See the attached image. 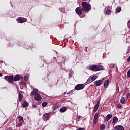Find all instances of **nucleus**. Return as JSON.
Returning <instances> with one entry per match:
<instances>
[{
	"label": "nucleus",
	"mask_w": 130,
	"mask_h": 130,
	"mask_svg": "<svg viewBox=\"0 0 130 130\" xmlns=\"http://www.w3.org/2000/svg\"><path fill=\"white\" fill-rule=\"evenodd\" d=\"M22 106L23 107H24V108L25 107H28V106H29V103H28V102H27V101H24L23 103L22 104Z\"/></svg>",
	"instance_id": "f3484780"
},
{
	"label": "nucleus",
	"mask_w": 130,
	"mask_h": 130,
	"mask_svg": "<svg viewBox=\"0 0 130 130\" xmlns=\"http://www.w3.org/2000/svg\"><path fill=\"white\" fill-rule=\"evenodd\" d=\"M106 14H107V15H110V14H111V10H110V9L107 10Z\"/></svg>",
	"instance_id": "bb28decb"
},
{
	"label": "nucleus",
	"mask_w": 130,
	"mask_h": 130,
	"mask_svg": "<svg viewBox=\"0 0 130 130\" xmlns=\"http://www.w3.org/2000/svg\"><path fill=\"white\" fill-rule=\"evenodd\" d=\"M72 92H73V90H71L70 91L67 92V94L70 95V94H72Z\"/></svg>",
	"instance_id": "58836bf2"
},
{
	"label": "nucleus",
	"mask_w": 130,
	"mask_h": 130,
	"mask_svg": "<svg viewBox=\"0 0 130 130\" xmlns=\"http://www.w3.org/2000/svg\"><path fill=\"white\" fill-rule=\"evenodd\" d=\"M5 79L10 84L14 83V75L5 76Z\"/></svg>",
	"instance_id": "7ed1b4c3"
},
{
	"label": "nucleus",
	"mask_w": 130,
	"mask_h": 130,
	"mask_svg": "<svg viewBox=\"0 0 130 130\" xmlns=\"http://www.w3.org/2000/svg\"><path fill=\"white\" fill-rule=\"evenodd\" d=\"M0 77H3V73H0Z\"/></svg>",
	"instance_id": "37998d69"
},
{
	"label": "nucleus",
	"mask_w": 130,
	"mask_h": 130,
	"mask_svg": "<svg viewBox=\"0 0 130 130\" xmlns=\"http://www.w3.org/2000/svg\"><path fill=\"white\" fill-rule=\"evenodd\" d=\"M127 78H130V69L128 71L127 73Z\"/></svg>",
	"instance_id": "2f4dec72"
},
{
	"label": "nucleus",
	"mask_w": 130,
	"mask_h": 130,
	"mask_svg": "<svg viewBox=\"0 0 130 130\" xmlns=\"http://www.w3.org/2000/svg\"><path fill=\"white\" fill-rule=\"evenodd\" d=\"M9 130H13V128H12V127H9Z\"/></svg>",
	"instance_id": "c03bdc74"
},
{
	"label": "nucleus",
	"mask_w": 130,
	"mask_h": 130,
	"mask_svg": "<svg viewBox=\"0 0 130 130\" xmlns=\"http://www.w3.org/2000/svg\"><path fill=\"white\" fill-rule=\"evenodd\" d=\"M117 108H121V106L120 105H117Z\"/></svg>",
	"instance_id": "79ce46f5"
},
{
	"label": "nucleus",
	"mask_w": 130,
	"mask_h": 130,
	"mask_svg": "<svg viewBox=\"0 0 130 130\" xmlns=\"http://www.w3.org/2000/svg\"><path fill=\"white\" fill-rule=\"evenodd\" d=\"M97 122H98V119H94L93 118V124H96V123H97Z\"/></svg>",
	"instance_id": "c85d7f7f"
},
{
	"label": "nucleus",
	"mask_w": 130,
	"mask_h": 130,
	"mask_svg": "<svg viewBox=\"0 0 130 130\" xmlns=\"http://www.w3.org/2000/svg\"><path fill=\"white\" fill-rule=\"evenodd\" d=\"M89 70L93 72H99V71H103L104 68H103L102 65L97 66L96 64H92L89 66Z\"/></svg>",
	"instance_id": "f257e3e1"
},
{
	"label": "nucleus",
	"mask_w": 130,
	"mask_h": 130,
	"mask_svg": "<svg viewBox=\"0 0 130 130\" xmlns=\"http://www.w3.org/2000/svg\"><path fill=\"white\" fill-rule=\"evenodd\" d=\"M38 93V90L37 88H34L32 91L30 92V96H35Z\"/></svg>",
	"instance_id": "1a4fd4ad"
},
{
	"label": "nucleus",
	"mask_w": 130,
	"mask_h": 130,
	"mask_svg": "<svg viewBox=\"0 0 130 130\" xmlns=\"http://www.w3.org/2000/svg\"><path fill=\"white\" fill-rule=\"evenodd\" d=\"M17 21L19 22V23H24L25 22H27V19L22 17H18Z\"/></svg>",
	"instance_id": "9d476101"
},
{
	"label": "nucleus",
	"mask_w": 130,
	"mask_h": 130,
	"mask_svg": "<svg viewBox=\"0 0 130 130\" xmlns=\"http://www.w3.org/2000/svg\"><path fill=\"white\" fill-rule=\"evenodd\" d=\"M92 78H89L87 79V82L88 83V84L90 83H92Z\"/></svg>",
	"instance_id": "cd10ccee"
},
{
	"label": "nucleus",
	"mask_w": 130,
	"mask_h": 130,
	"mask_svg": "<svg viewBox=\"0 0 130 130\" xmlns=\"http://www.w3.org/2000/svg\"><path fill=\"white\" fill-rule=\"evenodd\" d=\"M109 67L111 68V69H113V68H114V64H111L109 65Z\"/></svg>",
	"instance_id": "e433bc0d"
},
{
	"label": "nucleus",
	"mask_w": 130,
	"mask_h": 130,
	"mask_svg": "<svg viewBox=\"0 0 130 130\" xmlns=\"http://www.w3.org/2000/svg\"><path fill=\"white\" fill-rule=\"evenodd\" d=\"M99 115H98V113H96L94 114L93 119H98V118H99Z\"/></svg>",
	"instance_id": "a878e982"
},
{
	"label": "nucleus",
	"mask_w": 130,
	"mask_h": 130,
	"mask_svg": "<svg viewBox=\"0 0 130 130\" xmlns=\"http://www.w3.org/2000/svg\"><path fill=\"white\" fill-rule=\"evenodd\" d=\"M97 78H98V77L96 75H94L92 77H91V80L92 81V82H93V81H95V80H96V79H97Z\"/></svg>",
	"instance_id": "5701e85b"
},
{
	"label": "nucleus",
	"mask_w": 130,
	"mask_h": 130,
	"mask_svg": "<svg viewBox=\"0 0 130 130\" xmlns=\"http://www.w3.org/2000/svg\"><path fill=\"white\" fill-rule=\"evenodd\" d=\"M116 92L117 93H118L119 92V87H118V85H116Z\"/></svg>",
	"instance_id": "72a5a7b5"
},
{
	"label": "nucleus",
	"mask_w": 130,
	"mask_h": 130,
	"mask_svg": "<svg viewBox=\"0 0 130 130\" xmlns=\"http://www.w3.org/2000/svg\"><path fill=\"white\" fill-rule=\"evenodd\" d=\"M67 110H68V108H67V107H63L60 109L59 111H60V112L62 113L63 112H66V111H67Z\"/></svg>",
	"instance_id": "2eb2a0df"
},
{
	"label": "nucleus",
	"mask_w": 130,
	"mask_h": 130,
	"mask_svg": "<svg viewBox=\"0 0 130 130\" xmlns=\"http://www.w3.org/2000/svg\"><path fill=\"white\" fill-rule=\"evenodd\" d=\"M112 118V115L109 114L107 115L105 121H108L110 119Z\"/></svg>",
	"instance_id": "dca6fc26"
},
{
	"label": "nucleus",
	"mask_w": 130,
	"mask_h": 130,
	"mask_svg": "<svg viewBox=\"0 0 130 130\" xmlns=\"http://www.w3.org/2000/svg\"><path fill=\"white\" fill-rule=\"evenodd\" d=\"M17 118L19 119V121H24V118L22 116H18Z\"/></svg>",
	"instance_id": "b1692460"
},
{
	"label": "nucleus",
	"mask_w": 130,
	"mask_h": 130,
	"mask_svg": "<svg viewBox=\"0 0 130 130\" xmlns=\"http://www.w3.org/2000/svg\"><path fill=\"white\" fill-rule=\"evenodd\" d=\"M101 130H104L105 129V124H101L100 126Z\"/></svg>",
	"instance_id": "393cba45"
},
{
	"label": "nucleus",
	"mask_w": 130,
	"mask_h": 130,
	"mask_svg": "<svg viewBox=\"0 0 130 130\" xmlns=\"http://www.w3.org/2000/svg\"><path fill=\"white\" fill-rule=\"evenodd\" d=\"M57 108H58V106H57V105H54L53 106V110H56V109H57Z\"/></svg>",
	"instance_id": "7c9ffc66"
},
{
	"label": "nucleus",
	"mask_w": 130,
	"mask_h": 130,
	"mask_svg": "<svg viewBox=\"0 0 130 130\" xmlns=\"http://www.w3.org/2000/svg\"><path fill=\"white\" fill-rule=\"evenodd\" d=\"M128 29H130V25L128 26Z\"/></svg>",
	"instance_id": "49530a36"
},
{
	"label": "nucleus",
	"mask_w": 130,
	"mask_h": 130,
	"mask_svg": "<svg viewBox=\"0 0 130 130\" xmlns=\"http://www.w3.org/2000/svg\"><path fill=\"white\" fill-rule=\"evenodd\" d=\"M125 102V98L123 97L120 100V102L122 104H124V102Z\"/></svg>",
	"instance_id": "412c9836"
},
{
	"label": "nucleus",
	"mask_w": 130,
	"mask_h": 130,
	"mask_svg": "<svg viewBox=\"0 0 130 130\" xmlns=\"http://www.w3.org/2000/svg\"><path fill=\"white\" fill-rule=\"evenodd\" d=\"M42 118L44 121H47V120L49 119V113H46L45 114H44L43 115Z\"/></svg>",
	"instance_id": "6e6552de"
},
{
	"label": "nucleus",
	"mask_w": 130,
	"mask_h": 130,
	"mask_svg": "<svg viewBox=\"0 0 130 130\" xmlns=\"http://www.w3.org/2000/svg\"><path fill=\"white\" fill-rule=\"evenodd\" d=\"M93 84L96 87H98L99 86H101V85L103 84V81H102V80H96L93 82Z\"/></svg>",
	"instance_id": "0eeeda50"
},
{
	"label": "nucleus",
	"mask_w": 130,
	"mask_h": 130,
	"mask_svg": "<svg viewBox=\"0 0 130 130\" xmlns=\"http://www.w3.org/2000/svg\"><path fill=\"white\" fill-rule=\"evenodd\" d=\"M118 121V118H117L116 116L114 117L113 119V123H116Z\"/></svg>",
	"instance_id": "6ab92c4d"
},
{
	"label": "nucleus",
	"mask_w": 130,
	"mask_h": 130,
	"mask_svg": "<svg viewBox=\"0 0 130 130\" xmlns=\"http://www.w3.org/2000/svg\"><path fill=\"white\" fill-rule=\"evenodd\" d=\"M121 11V7H117L116 9V13H120Z\"/></svg>",
	"instance_id": "4be33fe9"
},
{
	"label": "nucleus",
	"mask_w": 130,
	"mask_h": 130,
	"mask_svg": "<svg viewBox=\"0 0 130 130\" xmlns=\"http://www.w3.org/2000/svg\"><path fill=\"white\" fill-rule=\"evenodd\" d=\"M23 76L17 74L14 77L13 76V82H17V81H20V80H22Z\"/></svg>",
	"instance_id": "39448f33"
},
{
	"label": "nucleus",
	"mask_w": 130,
	"mask_h": 130,
	"mask_svg": "<svg viewBox=\"0 0 130 130\" xmlns=\"http://www.w3.org/2000/svg\"><path fill=\"white\" fill-rule=\"evenodd\" d=\"M100 105V101H99L97 102L96 104L94 106V110H93V111H94V112H96V111L98 110V108H99Z\"/></svg>",
	"instance_id": "ddd939ff"
},
{
	"label": "nucleus",
	"mask_w": 130,
	"mask_h": 130,
	"mask_svg": "<svg viewBox=\"0 0 130 130\" xmlns=\"http://www.w3.org/2000/svg\"><path fill=\"white\" fill-rule=\"evenodd\" d=\"M37 104L38 105H40V104H41V101H39V102H37Z\"/></svg>",
	"instance_id": "ea45409f"
},
{
	"label": "nucleus",
	"mask_w": 130,
	"mask_h": 130,
	"mask_svg": "<svg viewBox=\"0 0 130 130\" xmlns=\"http://www.w3.org/2000/svg\"><path fill=\"white\" fill-rule=\"evenodd\" d=\"M41 99H42L41 95H40V94L39 93L35 95V100H36V101H40Z\"/></svg>",
	"instance_id": "9b49d317"
},
{
	"label": "nucleus",
	"mask_w": 130,
	"mask_h": 130,
	"mask_svg": "<svg viewBox=\"0 0 130 130\" xmlns=\"http://www.w3.org/2000/svg\"><path fill=\"white\" fill-rule=\"evenodd\" d=\"M21 85H23V86H26L27 85V83H26L24 81L21 82Z\"/></svg>",
	"instance_id": "f704fd0d"
},
{
	"label": "nucleus",
	"mask_w": 130,
	"mask_h": 130,
	"mask_svg": "<svg viewBox=\"0 0 130 130\" xmlns=\"http://www.w3.org/2000/svg\"><path fill=\"white\" fill-rule=\"evenodd\" d=\"M112 130H117V129L115 128H113Z\"/></svg>",
	"instance_id": "de8ad7c7"
},
{
	"label": "nucleus",
	"mask_w": 130,
	"mask_h": 130,
	"mask_svg": "<svg viewBox=\"0 0 130 130\" xmlns=\"http://www.w3.org/2000/svg\"><path fill=\"white\" fill-rule=\"evenodd\" d=\"M32 108H37V105H32Z\"/></svg>",
	"instance_id": "4c0bfd02"
},
{
	"label": "nucleus",
	"mask_w": 130,
	"mask_h": 130,
	"mask_svg": "<svg viewBox=\"0 0 130 130\" xmlns=\"http://www.w3.org/2000/svg\"><path fill=\"white\" fill-rule=\"evenodd\" d=\"M85 87V86L84 84H78L75 87V90L80 91V90H83Z\"/></svg>",
	"instance_id": "20e7f679"
},
{
	"label": "nucleus",
	"mask_w": 130,
	"mask_h": 130,
	"mask_svg": "<svg viewBox=\"0 0 130 130\" xmlns=\"http://www.w3.org/2000/svg\"><path fill=\"white\" fill-rule=\"evenodd\" d=\"M24 80L27 82V81H28V80L29 79V77H28L27 76H25L24 77Z\"/></svg>",
	"instance_id": "473e14b6"
},
{
	"label": "nucleus",
	"mask_w": 130,
	"mask_h": 130,
	"mask_svg": "<svg viewBox=\"0 0 130 130\" xmlns=\"http://www.w3.org/2000/svg\"><path fill=\"white\" fill-rule=\"evenodd\" d=\"M116 130H124V128L121 125H116L115 126Z\"/></svg>",
	"instance_id": "4468645a"
},
{
	"label": "nucleus",
	"mask_w": 130,
	"mask_h": 130,
	"mask_svg": "<svg viewBox=\"0 0 130 130\" xmlns=\"http://www.w3.org/2000/svg\"><path fill=\"white\" fill-rule=\"evenodd\" d=\"M109 85V81L108 80H106L104 83V87L105 88H107Z\"/></svg>",
	"instance_id": "aec40b11"
},
{
	"label": "nucleus",
	"mask_w": 130,
	"mask_h": 130,
	"mask_svg": "<svg viewBox=\"0 0 130 130\" xmlns=\"http://www.w3.org/2000/svg\"><path fill=\"white\" fill-rule=\"evenodd\" d=\"M23 122H24V121H19V123L16 124L17 127H20V126H22L23 125Z\"/></svg>",
	"instance_id": "a211bd4d"
},
{
	"label": "nucleus",
	"mask_w": 130,
	"mask_h": 130,
	"mask_svg": "<svg viewBox=\"0 0 130 130\" xmlns=\"http://www.w3.org/2000/svg\"><path fill=\"white\" fill-rule=\"evenodd\" d=\"M42 106H43V107H46V106H47V103L46 102H44L42 104Z\"/></svg>",
	"instance_id": "c756f323"
},
{
	"label": "nucleus",
	"mask_w": 130,
	"mask_h": 130,
	"mask_svg": "<svg viewBox=\"0 0 130 130\" xmlns=\"http://www.w3.org/2000/svg\"><path fill=\"white\" fill-rule=\"evenodd\" d=\"M82 1H87V0H82Z\"/></svg>",
	"instance_id": "09e8293b"
},
{
	"label": "nucleus",
	"mask_w": 130,
	"mask_h": 130,
	"mask_svg": "<svg viewBox=\"0 0 130 130\" xmlns=\"http://www.w3.org/2000/svg\"><path fill=\"white\" fill-rule=\"evenodd\" d=\"M75 12L78 16H81L83 13V8L81 7H77L75 9Z\"/></svg>",
	"instance_id": "423d86ee"
},
{
	"label": "nucleus",
	"mask_w": 130,
	"mask_h": 130,
	"mask_svg": "<svg viewBox=\"0 0 130 130\" xmlns=\"http://www.w3.org/2000/svg\"><path fill=\"white\" fill-rule=\"evenodd\" d=\"M81 6L83 12H85V13H88V12L92 9L91 5L86 2H82Z\"/></svg>",
	"instance_id": "f03ea898"
},
{
	"label": "nucleus",
	"mask_w": 130,
	"mask_h": 130,
	"mask_svg": "<svg viewBox=\"0 0 130 130\" xmlns=\"http://www.w3.org/2000/svg\"><path fill=\"white\" fill-rule=\"evenodd\" d=\"M126 98H128L130 97V93H128L126 95Z\"/></svg>",
	"instance_id": "a19ab883"
},
{
	"label": "nucleus",
	"mask_w": 130,
	"mask_h": 130,
	"mask_svg": "<svg viewBox=\"0 0 130 130\" xmlns=\"http://www.w3.org/2000/svg\"><path fill=\"white\" fill-rule=\"evenodd\" d=\"M86 128L85 127H79L78 129H77L76 130H85Z\"/></svg>",
	"instance_id": "c9c22d12"
},
{
	"label": "nucleus",
	"mask_w": 130,
	"mask_h": 130,
	"mask_svg": "<svg viewBox=\"0 0 130 130\" xmlns=\"http://www.w3.org/2000/svg\"><path fill=\"white\" fill-rule=\"evenodd\" d=\"M22 99H23V91H20L19 92V96H18L19 102H21Z\"/></svg>",
	"instance_id": "f8f14e48"
},
{
	"label": "nucleus",
	"mask_w": 130,
	"mask_h": 130,
	"mask_svg": "<svg viewBox=\"0 0 130 130\" xmlns=\"http://www.w3.org/2000/svg\"><path fill=\"white\" fill-rule=\"evenodd\" d=\"M130 23V20L128 21V24H129Z\"/></svg>",
	"instance_id": "a18cd8bd"
}]
</instances>
